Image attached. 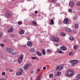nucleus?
I'll return each mask as SVG.
<instances>
[{
    "instance_id": "6e6552de",
    "label": "nucleus",
    "mask_w": 80,
    "mask_h": 80,
    "mask_svg": "<svg viewBox=\"0 0 80 80\" xmlns=\"http://www.w3.org/2000/svg\"><path fill=\"white\" fill-rule=\"evenodd\" d=\"M56 68L59 70H63V67L62 66H57Z\"/></svg>"
},
{
    "instance_id": "c85d7f7f",
    "label": "nucleus",
    "mask_w": 80,
    "mask_h": 80,
    "mask_svg": "<svg viewBox=\"0 0 80 80\" xmlns=\"http://www.w3.org/2000/svg\"><path fill=\"white\" fill-rule=\"evenodd\" d=\"M61 74V72H58V74H57V75L58 76H60Z\"/></svg>"
},
{
    "instance_id": "a18cd8bd",
    "label": "nucleus",
    "mask_w": 80,
    "mask_h": 80,
    "mask_svg": "<svg viewBox=\"0 0 80 80\" xmlns=\"http://www.w3.org/2000/svg\"><path fill=\"white\" fill-rule=\"evenodd\" d=\"M27 39L28 40H30V37L28 38Z\"/></svg>"
},
{
    "instance_id": "4d7b16f0",
    "label": "nucleus",
    "mask_w": 80,
    "mask_h": 80,
    "mask_svg": "<svg viewBox=\"0 0 80 80\" xmlns=\"http://www.w3.org/2000/svg\"><path fill=\"white\" fill-rule=\"evenodd\" d=\"M64 66V64H62V67H63Z\"/></svg>"
},
{
    "instance_id": "c9c22d12",
    "label": "nucleus",
    "mask_w": 80,
    "mask_h": 80,
    "mask_svg": "<svg viewBox=\"0 0 80 80\" xmlns=\"http://www.w3.org/2000/svg\"><path fill=\"white\" fill-rule=\"evenodd\" d=\"M62 21H61V20L59 21L58 23H59V25H60V24H61V23H62Z\"/></svg>"
},
{
    "instance_id": "69168bd1",
    "label": "nucleus",
    "mask_w": 80,
    "mask_h": 80,
    "mask_svg": "<svg viewBox=\"0 0 80 80\" xmlns=\"http://www.w3.org/2000/svg\"><path fill=\"white\" fill-rule=\"evenodd\" d=\"M31 73H33V71H31Z\"/></svg>"
},
{
    "instance_id": "7c9ffc66",
    "label": "nucleus",
    "mask_w": 80,
    "mask_h": 80,
    "mask_svg": "<svg viewBox=\"0 0 80 80\" xmlns=\"http://www.w3.org/2000/svg\"><path fill=\"white\" fill-rule=\"evenodd\" d=\"M32 24H33L35 26H36L37 25V22L35 21L33 22Z\"/></svg>"
},
{
    "instance_id": "f8f14e48",
    "label": "nucleus",
    "mask_w": 80,
    "mask_h": 80,
    "mask_svg": "<svg viewBox=\"0 0 80 80\" xmlns=\"http://www.w3.org/2000/svg\"><path fill=\"white\" fill-rule=\"evenodd\" d=\"M25 33V31L24 30L22 29V30L21 31L19 32V34H20V35H22L23 34H24V33Z\"/></svg>"
},
{
    "instance_id": "f3484780",
    "label": "nucleus",
    "mask_w": 80,
    "mask_h": 80,
    "mask_svg": "<svg viewBox=\"0 0 80 80\" xmlns=\"http://www.w3.org/2000/svg\"><path fill=\"white\" fill-rule=\"evenodd\" d=\"M57 52L59 53H64V52H62V51H60L59 49H58L57 50Z\"/></svg>"
},
{
    "instance_id": "c03bdc74",
    "label": "nucleus",
    "mask_w": 80,
    "mask_h": 80,
    "mask_svg": "<svg viewBox=\"0 0 80 80\" xmlns=\"http://www.w3.org/2000/svg\"><path fill=\"white\" fill-rule=\"evenodd\" d=\"M55 46H56V47H58V44H55Z\"/></svg>"
},
{
    "instance_id": "ddd939ff",
    "label": "nucleus",
    "mask_w": 80,
    "mask_h": 80,
    "mask_svg": "<svg viewBox=\"0 0 80 80\" xmlns=\"http://www.w3.org/2000/svg\"><path fill=\"white\" fill-rule=\"evenodd\" d=\"M13 31V28L11 27V28L9 29V30L8 31V32L9 33H11V32H12Z\"/></svg>"
},
{
    "instance_id": "2f4dec72",
    "label": "nucleus",
    "mask_w": 80,
    "mask_h": 80,
    "mask_svg": "<svg viewBox=\"0 0 80 80\" xmlns=\"http://www.w3.org/2000/svg\"><path fill=\"white\" fill-rule=\"evenodd\" d=\"M65 30L66 31H67V32H70V30L67 28H66Z\"/></svg>"
},
{
    "instance_id": "393cba45",
    "label": "nucleus",
    "mask_w": 80,
    "mask_h": 80,
    "mask_svg": "<svg viewBox=\"0 0 80 80\" xmlns=\"http://www.w3.org/2000/svg\"><path fill=\"white\" fill-rule=\"evenodd\" d=\"M3 35V33L2 32H0V38L2 37Z\"/></svg>"
},
{
    "instance_id": "cd10ccee",
    "label": "nucleus",
    "mask_w": 80,
    "mask_h": 80,
    "mask_svg": "<svg viewBox=\"0 0 80 80\" xmlns=\"http://www.w3.org/2000/svg\"><path fill=\"white\" fill-rule=\"evenodd\" d=\"M35 52V49L34 48L32 49L30 51V52Z\"/></svg>"
},
{
    "instance_id": "6e6d98bb",
    "label": "nucleus",
    "mask_w": 80,
    "mask_h": 80,
    "mask_svg": "<svg viewBox=\"0 0 80 80\" xmlns=\"http://www.w3.org/2000/svg\"><path fill=\"white\" fill-rule=\"evenodd\" d=\"M6 70H8V68H6Z\"/></svg>"
},
{
    "instance_id": "13d9d810",
    "label": "nucleus",
    "mask_w": 80,
    "mask_h": 80,
    "mask_svg": "<svg viewBox=\"0 0 80 80\" xmlns=\"http://www.w3.org/2000/svg\"><path fill=\"white\" fill-rule=\"evenodd\" d=\"M26 34L27 35H28V32H27L26 33Z\"/></svg>"
},
{
    "instance_id": "7ed1b4c3",
    "label": "nucleus",
    "mask_w": 80,
    "mask_h": 80,
    "mask_svg": "<svg viewBox=\"0 0 80 80\" xmlns=\"http://www.w3.org/2000/svg\"><path fill=\"white\" fill-rule=\"evenodd\" d=\"M78 61L77 60H73L70 61V62L72 63V64H76L78 63Z\"/></svg>"
},
{
    "instance_id": "412c9836",
    "label": "nucleus",
    "mask_w": 80,
    "mask_h": 80,
    "mask_svg": "<svg viewBox=\"0 0 80 80\" xmlns=\"http://www.w3.org/2000/svg\"><path fill=\"white\" fill-rule=\"evenodd\" d=\"M42 78V77L40 76H38L36 80H40Z\"/></svg>"
},
{
    "instance_id": "58836bf2",
    "label": "nucleus",
    "mask_w": 80,
    "mask_h": 80,
    "mask_svg": "<svg viewBox=\"0 0 80 80\" xmlns=\"http://www.w3.org/2000/svg\"><path fill=\"white\" fill-rule=\"evenodd\" d=\"M0 46L1 47H4V44L3 43H2L0 44Z\"/></svg>"
},
{
    "instance_id": "2eb2a0df",
    "label": "nucleus",
    "mask_w": 80,
    "mask_h": 80,
    "mask_svg": "<svg viewBox=\"0 0 80 80\" xmlns=\"http://www.w3.org/2000/svg\"><path fill=\"white\" fill-rule=\"evenodd\" d=\"M36 53H37V55H38V56H40V57H42V53L39 52L38 51H37Z\"/></svg>"
},
{
    "instance_id": "a211bd4d",
    "label": "nucleus",
    "mask_w": 80,
    "mask_h": 80,
    "mask_svg": "<svg viewBox=\"0 0 80 80\" xmlns=\"http://www.w3.org/2000/svg\"><path fill=\"white\" fill-rule=\"evenodd\" d=\"M54 42H59V39L56 38H55Z\"/></svg>"
},
{
    "instance_id": "72a5a7b5",
    "label": "nucleus",
    "mask_w": 80,
    "mask_h": 80,
    "mask_svg": "<svg viewBox=\"0 0 80 80\" xmlns=\"http://www.w3.org/2000/svg\"><path fill=\"white\" fill-rule=\"evenodd\" d=\"M77 78H80V74H78L77 77Z\"/></svg>"
},
{
    "instance_id": "a19ab883",
    "label": "nucleus",
    "mask_w": 80,
    "mask_h": 80,
    "mask_svg": "<svg viewBox=\"0 0 80 80\" xmlns=\"http://www.w3.org/2000/svg\"><path fill=\"white\" fill-rule=\"evenodd\" d=\"M56 5H57V7H60V4H59L58 3H57L56 4Z\"/></svg>"
},
{
    "instance_id": "4be33fe9",
    "label": "nucleus",
    "mask_w": 80,
    "mask_h": 80,
    "mask_svg": "<svg viewBox=\"0 0 80 80\" xmlns=\"http://www.w3.org/2000/svg\"><path fill=\"white\" fill-rule=\"evenodd\" d=\"M22 74V72H18L16 73L17 75H20Z\"/></svg>"
},
{
    "instance_id": "ea45409f",
    "label": "nucleus",
    "mask_w": 80,
    "mask_h": 80,
    "mask_svg": "<svg viewBox=\"0 0 80 80\" xmlns=\"http://www.w3.org/2000/svg\"><path fill=\"white\" fill-rule=\"evenodd\" d=\"M77 5H80V2H78L77 3Z\"/></svg>"
},
{
    "instance_id": "5701e85b",
    "label": "nucleus",
    "mask_w": 80,
    "mask_h": 80,
    "mask_svg": "<svg viewBox=\"0 0 80 80\" xmlns=\"http://www.w3.org/2000/svg\"><path fill=\"white\" fill-rule=\"evenodd\" d=\"M47 52H50V53H52V51H51V50L50 49H48L47 50Z\"/></svg>"
},
{
    "instance_id": "774afa93",
    "label": "nucleus",
    "mask_w": 80,
    "mask_h": 80,
    "mask_svg": "<svg viewBox=\"0 0 80 80\" xmlns=\"http://www.w3.org/2000/svg\"><path fill=\"white\" fill-rule=\"evenodd\" d=\"M53 80H56V79H54Z\"/></svg>"
},
{
    "instance_id": "4c0bfd02",
    "label": "nucleus",
    "mask_w": 80,
    "mask_h": 80,
    "mask_svg": "<svg viewBox=\"0 0 80 80\" xmlns=\"http://www.w3.org/2000/svg\"><path fill=\"white\" fill-rule=\"evenodd\" d=\"M2 75L4 76L5 75V72H3L2 73Z\"/></svg>"
},
{
    "instance_id": "f257e3e1",
    "label": "nucleus",
    "mask_w": 80,
    "mask_h": 80,
    "mask_svg": "<svg viewBox=\"0 0 80 80\" xmlns=\"http://www.w3.org/2000/svg\"><path fill=\"white\" fill-rule=\"evenodd\" d=\"M23 55H22L18 59V63H21V62H22L23 61Z\"/></svg>"
},
{
    "instance_id": "052dcab7",
    "label": "nucleus",
    "mask_w": 80,
    "mask_h": 80,
    "mask_svg": "<svg viewBox=\"0 0 80 80\" xmlns=\"http://www.w3.org/2000/svg\"><path fill=\"white\" fill-rule=\"evenodd\" d=\"M72 66H75V65L73 64H72Z\"/></svg>"
},
{
    "instance_id": "5fc2aeb1",
    "label": "nucleus",
    "mask_w": 80,
    "mask_h": 80,
    "mask_svg": "<svg viewBox=\"0 0 80 80\" xmlns=\"http://www.w3.org/2000/svg\"><path fill=\"white\" fill-rule=\"evenodd\" d=\"M77 18H76L74 17L73 18V19L74 20H76Z\"/></svg>"
},
{
    "instance_id": "79ce46f5",
    "label": "nucleus",
    "mask_w": 80,
    "mask_h": 80,
    "mask_svg": "<svg viewBox=\"0 0 80 80\" xmlns=\"http://www.w3.org/2000/svg\"><path fill=\"white\" fill-rule=\"evenodd\" d=\"M20 70L21 72H23V69L22 68H20Z\"/></svg>"
},
{
    "instance_id": "aec40b11",
    "label": "nucleus",
    "mask_w": 80,
    "mask_h": 80,
    "mask_svg": "<svg viewBox=\"0 0 80 80\" xmlns=\"http://www.w3.org/2000/svg\"><path fill=\"white\" fill-rule=\"evenodd\" d=\"M60 34L62 36H65V33L64 32H61Z\"/></svg>"
},
{
    "instance_id": "bf43d9fd",
    "label": "nucleus",
    "mask_w": 80,
    "mask_h": 80,
    "mask_svg": "<svg viewBox=\"0 0 80 80\" xmlns=\"http://www.w3.org/2000/svg\"><path fill=\"white\" fill-rule=\"evenodd\" d=\"M55 0H52V2H55Z\"/></svg>"
},
{
    "instance_id": "e2e57ef3",
    "label": "nucleus",
    "mask_w": 80,
    "mask_h": 80,
    "mask_svg": "<svg viewBox=\"0 0 80 80\" xmlns=\"http://www.w3.org/2000/svg\"><path fill=\"white\" fill-rule=\"evenodd\" d=\"M37 71H38L39 72V71H40V69H38V70H37Z\"/></svg>"
},
{
    "instance_id": "de8ad7c7",
    "label": "nucleus",
    "mask_w": 80,
    "mask_h": 80,
    "mask_svg": "<svg viewBox=\"0 0 80 80\" xmlns=\"http://www.w3.org/2000/svg\"><path fill=\"white\" fill-rule=\"evenodd\" d=\"M0 80H5V79L3 78H0Z\"/></svg>"
},
{
    "instance_id": "864d4df0",
    "label": "nucleus",
    "mask_w": 80,
    "mask_h": 80,
    "mask_svg": "<svg viewBox=\"0 0 80 80\" xmlns=\"http://www.w3.org/2000/svg\"><path fill=\"white\" fill-rule=\"evenodd\" d=\"M36 73H37V74H38V73H39V71H37Z\"/></svg>"
},
{
    "instance_id": "8fccbe9b",
    "label": "nucleus",
    "mask_w": 80,
    "mask_h": 80,
    "mask_svg": "<svg viewBox=\"0 0 80 80\" xmlns=\"http://www.w3.org/2000/svg\"><path fill=\"white\" fill-rule=\"evenodd\" d=\"M43 68L44 69V70L46 69V67H45V66L44 67H43Z\"/></svg>"
},
{
    "instance_id": "1a4fd4ad",
    "label": "nucleus",
    "mask_w": 80,
    "mask_h": 80,
    "mask_svg": "<svg viewBox=\"0 0 80 80\" xmlns=\"http://www.w3.org/2000/svg\"><path fill=\"white\" fill-rule=\"evenodd\" d=\"M29 65H30V64H28L27 65L25 66L24 67V69L25 70H26L28 69V67H29Z\"/></svg>"
},
{
    "instance_id": "423d86ee",
    "label": "nucleus",
    "mask_w": 80,
    "mask_h": 80,
    "mask_svg": "<svg viewBox=\"0 0 80 80\" xmlns=\"http://www.w3.org/2000/svg\"><path fill=\"white\" fill-rule=\"evenodd\" d=\"M27 45L28 47H32V43L30 41H28L27 43Z\"/></svg>"
},
{
    "instance_id": "0eeeda50",
    "label": "nucleus",
    "mask_w": 80,
    "mask_h": 80,
    "mask_svg": "<svg viewBox=\"0 0 80 80\" xmlns=\"http://www.w3.org/2000/svg\"><path fill=\"white\" fill-rule=\"evenodd\" d=\"M60 48L61 49V50H67V47L63 46H62L60 47Z\"/></svg>"
},
{
    "instance_id": "b1692460",
    "label": "nucleus",
    "mask_w": 80,
    "mask_h": 80,
    "mask_svg": "<svg viewBox=\"0 0 80 80\" xmlns=\"http://www.w3.org/2000/svg\"><path fill=\"white\" fill-rule=\"evenodd\" d=\"M69 39L72 41L73 40V38L72 37L70 36L69 38Z\"/></svg>"
},
{
    "instance_id": "a878e982",
    "label": "nucleus",
    "mask_w": 80,
    "mask_h": 80,
    "mask_svg": "<svg viewBox=\"0 0 80 80\" xmlns=\"http://www.w3.org/2000/svg\"><path fill=\"white\" fill-rule=\"evenodd\" d=\"M69 56H71L72 55H73V53L72 52H70L69 53Z\"/></svg>"
},
{
    "instance_id": "49530a36",
    "label": "nucleus",
    "mask_w": 80,
    "mask_h": 80,
    "mask_svg": "<svg viewBox=\"0 0 80 80\" xmlns=\"http://www.w3.org/2000/svg\"><path fill=\"white\" fill-rule=\"evenodd\" d=\"M75 47H76V48H77L78 47V45H76L75 46Z\"/></svg>"
},
{
    "instance_id": "09e8293b",
    "label": "nucleus",
    "mask_w": 80,
    "mask_h": 80,
    "mask_svg": "<svg viewBox=\"0 0 80 80\" xmlns=\"http://www.w3.org/2000/svg\"><path fill=\"white\" fill-rule=\"evenodd\" d=\"M5 78H8V75H5Z\"/></svg>"
},
{
    "instance_id": "3c124183",
    "label": "nucleus",
    "mask_w": 80,
    "mask_h": 80,
    "mask_svg": "<svg viewBox=\"0 0 80 80\" xmlns=\"http://www.w3.org/2000/svg\"><path fill=\"white\" fill-rule=\"evenodd\" d=\"M73 48H74V50H75V49H76V47H75V46H74Z\"/></svg>"
},
{
    "instance_id": "bb28decb",
    "label": "nucleus",
    "mask_w": 80,
    "mask_h": 80,
    "mask_svg": "<svg viewBox=\"0 0 80 80\" xmlns=\"http://www.w3.org/2000/svg\"><path fill=\"white\" fill-rule=\"evenodd\" d=\"M75 26L76 28H78V24H75Z\"/></svg>"
},
{
    "instance_id": "f704fd0d",
    "label": "nucleus",
    "mask_w": 80,
    "mask_h": 80,
    "mask_svg": "<svg viewBox=\"0 0 80 80\" xmlns=\"http://www.w3.org/2000/svg\"><path fill=\"white\" fill-rule=\"evenodd\" d=\"M53 74H50L49 75V77L52 78V77H53Z\"/></svg>"
},
{
    "instance_id": "37998d69",
    "label": "nucleus",
    "mask_w": 80,
    "mask_h": 80,
    "mask_svg": "<svg viewBox=\"0 0 80 80\" xmlns=\"http://www.w3.org/2000/svg\"><path fill=\"white\" fill-rule=\"evenodd\" d=\"M68 12H71L72 11V9H70L69 10H68Z\"/></svg>"
},
{
    "instance_id": "c756f323",
    "label": "nucleus",
    "mask_w": 80,
    "mask_h": 80,
    "mask_svg": "<svg viewBox=\"0 0 80 80\" xmlns=\"http://www.w3.org/2000/svg\"><path fill=\"white\" fill-rule=\"evenodd\" d=\"M12 55H16V54H17V52H13V51H12Z\"/></svg>"
},
{
    "instance_id": "f03ea898",
    "label": "nucleus",
    "mask_w": 80,
    "mask_h": 80,
    "mask_svg": "<svg viewBox=\"0 0 80 80\" xmlns=\"http://www.w3.org/2000/svg\"><path fill=\"white\" fill-rule=\"evenodd\" d=\"M67 73H68V75L70 74V76H72V75L75 74V73L73 72V71L70 69H69Z\"/></svg>"
},
{
    "instance_id": "473e14b6",
    "label": "nucleus",
    "mask_w": 80,
    "mask_h": 80,
    "mask_svg": "<svg viewBox=\"0 0 80 80\" xmlns=\"http://www.w3.org/2000/svg\"><path fill=\"white\" fill-rule=\"evenodd\" d=\"M37 58V57H32L31 58H32V60H35L36 58Z\"/></svg>"
},
{
    "instance_id": "0e129e2a",
    "label": "nucleus",
    "mask_w": 80,
    "mask_h": 80,
    "mask_svg": "<svg viewBox=\"0 0 80 80\" xmlns=\"http://www.w3.org/2000/svg\"><path fill=\"white\" fill-rule=\"evenodd\" d=\"M36 60L37 61H38V58H37V59H36Z\"/></svg>"
},
{
    "instance_id": "338daca9",
    "label": "nucleus",
    "mask_w": 80,
    "mask_h": 80,
    "mask_svg": "<svg viewBox=\"0 0 80 80\" xmlns=\"http://www.w3.org/2000/svg\"><path fill=\"white\" fill-rule=\"evenodd\" d=\"M10 72H12V70H10Z\"/></svg>"
},
{
    "instance_id": "6ab92c4d",
    "label": "nucleus",
    "mask_w": 80,
    "mask_h": 80,
    "mask_svg": "<svg viewBox=\"0 0 80 80\" xmlns=\"http://www.w3.org/2000/svg\"><path fill=\"white\" fill-rule=\"evenodd\" d=\"M42 51L43 55H45V54H46V52H45V50H44V49H42Z\"/></svg>"
},
{
    "instance_id": "20e7f679",
    "label": "nucleus",
    "mask_w": 80,
    "mask_h": 80,
    "mask_svg": "<svg viewBox=\"0 0 80 80\" xmlns=\"http://www.w3.org/2000/svg\"><path fill=\"white\" fill-rule=\"evenodd\" d=\"M13 50L12 49H11L10 48H7L6 49V51L7 52L9 53H10V54H12V51Z\"/></svg>"
},
{
    "instance_id": "603ef678",
    "label": "nucleus",
    "mask_w": 80,
    "mask_h": 80,
    "mask_svg": "<svg viewBox=\"0 0 80 80\" xmlns=\"http://www.w3.org/2000/svg\"><path fill=\"white\" fill-rule=\"evenodd\" d=\"M35 13H38V11H36L35 12Z\"/></svg>"
},
{
    "instance_id": "9d476101",
    "label": "nucleus",
    "mask_w": 80,
    "mask_h": 80,
    "mask_svg": "<svg viewBox=\"0 0 80 80\" xmlns=\"http://www.w3.org/2000/svg\"><path fill=\"white\" fill-rule=\"evenodd\" d=\"M6 17L7 18H10L11 17V14L9 13H7L6 14Z\"/></svg>"
},
{
    "instance_id": "e433bc0d",
    "label": "nucleus",
    "mask_w": 80,
    "mask_h": 80,
    "mask_svg": "<svg viewBox=\"0 0 80 80\" xmlns=\"http://www.w3.org/2000/svg\"><path fill=\"white\" fill-rule=\"evenodd\" d=\"M18 24L19 25H22V22L19 21L18 22Z\"/></svg>"
},
{
    "instance_id": "680f3d73",
    "label": "nucleus",
    "mask_w": 80,
    "mask_h": 80,
    "mask_svg": "<svg viewBox=\"0 0 80 80\" xmlns=\"http://www.w3.org/2000/svg\"><path fill=\"white\" fill-rule=\"evenodd\" d=\"M77 40H78V41L80 40L79 38H78Z\"/></svg>"
},
{
    "instance_id": "4468645a",
    "label": "nucleus",
    "mask_w": 80,
    "mask_h": 80,
    "mask_svg": "<svg viewBox=\"0 0 80 80\" xmlns=\"http://www.w3.org/2000/svg\"><path fill=\"white\" fill-rule=\"evenodd\" d=\"M50 24L51 25H53L54 24V21L53 19L51 20L50 21Z\"/></svg>"
},
{
    "instance_id": "9b49d317",
    "label": "nucleus",
    "mask_w": 80,
    "mask_h": 80,
    "mask_svg": "<svg viewBox=\"0 0 80 80\" xmlns=\"http://www.w3.org/2000/svg\"><path fill=\"white\" fill-rule=\"evenodd\" d=\"M69 5L70 7H73V5H74V3L73 2H70L69 3Z\"/></svg>"
},
{
    "instance_id": "39448f33",
    "label": "nucleus",
    "mask_w": 80,
    "mask_h": 80,
    "mask_svg": "<svg viewBox=\"0 0 80 80\" xmlns=\"http://www.w3.org/2000/svg\"><path fill=\"white\" fill-rule=\"evenodd\" d=\"M68 21V18H65L63 21V22L64 24H67Z\"/></svg>"
},
{
    "instance_id": "dca6fc26",
    "label": "nucleus",
    "mask_w": 80,
    "mask_h": 80,
    "mask_svg": "<svg viewBox=\"0 0 80 80\" xmlns=\"http://www.w3.org/2000/svg\"><path fill=\"white\" fill-rule=\"evenodd\" d=\"M55 38L54 37H52L51 38V40L52 41H53V42H55Z\"/></svg>"
}]
</instances>
